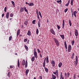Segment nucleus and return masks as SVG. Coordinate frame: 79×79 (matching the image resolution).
Returning <instances> with one entry per match:
<instances>
[{"label":"nucleus","mask_w":79,"mask_h":79,"mask_svg":"<svg viewBox=\"0 0 79 79\" xmlns=\"http://www.w3.org/2000/svg\"><path fill=\"white\" fill-rule=\"evenodd\" d=\"M27 39H24V42H27Z\"/></svg>","instance_id":"nucleus-41"},{"label":"nucleus","mask_w":79,"mask_h":79,"mask_svg":"<svg viewBox=\"0 0 79 79\" xmlns=\"http://www.w3.org/2000/svg\"><path fill=\"white\" fill-rule=\"evenodd\" d=\"M46 58H45L44 59V62L45 63V61H46Z\"/></svg>","instance_id":"nucleus-62"},{"label":"nucleus","mask_w":79,"mask_h":79,"mask_svg":"<svg viewBox=\"0 0 79 79\" xmlns=\"http://www.w3.org/2000/svg\"><path fill=\"white\" fill-rule=\"evenodd\" d=\"M75 62H76V63L74 64V65L75 66L77 65V63H78V58H77V56H76L75 61Z\"/></svg>","instance_id":"nucleus-2"},{"label":"nucleus","mask_w":79,"mask_h":79,"mask_svg":"<svg viewBox=\"0 0 79 79\" xmlns=\"http://www.w3.org/2000/svg\"><path fill=\"white\" fill-rule=\"evenodd\" d=\"M54 40L57 46H59V45H60V44H59V42L58 41V40H57V39L56 38H54Z\"/></svg>","instance_id":"nucleus-1"},{"label":"nucleus","mask_w":79,"mask_h":79,"mask_svg":"<svg viewBox=\"0 0 79 79\" xmlns=\"http://www.w3.org/2000/svg\"><path fill=\"white\" fill-rule=\"evenodd\" d=\"M38 27H40V22H38Z\"/></svg>","instance_id":"nucleus-30"},{"label":"nucleus","mask_w":79,"mask_h":79,"mask_svg":"<svg viewBox=\"0 0 79 79\" xmlns=\"http://www.w3.org/2000/svg\"><path fill=\"white\" fill-rule=\"evenodd\" d=\"M22 64L23 66L25 65V60H23Z\"/></svg>","instance_id":"nucleus-16"},{"label":"nucleus","mask_w":79,"mask_h":79,"mask_svg":"<svg viewBox=\"0 0 79 79\" xmlns=\"http://www.w3.org/2000/svg\"><path fill=\"white\" fill-rule=\"evenodd\" d=\"M73 78H74V79H76V74H74V76H73Z\"/></svg>","instance_id":"nucleus-47"},{"label":"nucleus","mask_w":79,"mask_h":79,"mask_svg":"<svg viewBox=\"0 0 79 79\" xmlns=\"http://www.w3.org/2000/svg\"><path fill=\"white\" fill-rule=\"evenodd\" d=\"M69 3H68L67 4L65 5V6H69Z\"/></svg>","instance_id":"nucleus-46"},{"label":"nucleus","mask_w":79,"mask_h":79,"mask_svg":"<svg viewBox=\"0 0 79 79\" xmlns=\"http://www.w3.org/2000/svg\"><path fill=\"white\" fill-rule=\"evenodd\" d=\"M36 49H35V48L34 49V52H36Z\"/></svg>","instance_id":"nucleus-58"},{"label":"nucleus","mask_w":79,"mask_h":79,"mask_svg":"<svg viewBox=\"0 0 79 79\" xmlns=\"http://www.w3.org/2000/svg\"><path fill=\"white\" fill-rule=\"evenodd\" d=\"M64 44L65 47L66 49H67V48H68L67 47V44H66V41L64 42Z\"/></svg>","instance_id":"nucleus-14"},{"label":"nucleus","mask_w":79,"mask_h":79,"mask_svg":"<svg viewBox=\"0 0 79 79\" xmlns=\"http://www.w3.org/2000/svg\"><path fill=\"white\" fill-rule=\"evenodd\" d=\"M34 60H35V56H33L31 59V60L32 61H34Z\"/></svg>","instance_id":"nucleus-21"},{"label":"nucleus","mask_w":79,"mask_h":79,"mask_svg":"<svg viewBox=\"0 0 79 79\" xmlns=\"http://www.w3.org/2000/svg\"><path fill=\"white\" fill-rule=\"evenodd\" d=\"M64 19L63 20V23H62V28L64 29Z\"/></svg>","instance_id":"nucleus-11"},{"label":"nucleus","mask_w":79,"mask_h":79,"mask_svg":"<svg viewBox=\"0 0 79 79\" xmlns=\"http://www.w3.org/2000/svg\"><path fill=\"white\" fill-rule=\"evenodd\" d=\"M61 75H62V73H61L60 77V79H61Z\"/></svg>","instance_id":"nucleus-64"},{"label":"nucleus","mask_w":79,"mask_h":79,"mask_svg":"<svg viewBox=\"0 0 79 79\" xmlns=\"http://www.w3.org/2000/svg\"><path fill=\"white\" fill-rule=\"evenodd\" d=\"M76 13H77V12H76V11H74L73 12V15H74V16L75 17V18H76Z\"/></svg>","instance_id":"nucleus-13"},{"label":"nucleus","mask_w":79,"mask_h":79,"mask_svg":"<svg viewBox=\"0 0 79 79\" xmlns=\"http://www.w3.org/2000/svg\"><path fill=\"white\" fill-rule=\"evenodd\" d=\"M69 24L70 26H71L72 24H71V21L70 19H69Z\"/></svg>","instance_id":"nucleus-22"},{"label":"nucleus","mask_w":79,"mask_h":79,"mask_svg":"<svg viewBox=\"0 0 79 79\" xmlns=\"http://www.w3.org/2000/svg\"><path fill=\"white\" fill-rule=\"evenodd\" d=\"M6 9H7V7H5L4 8L5 12H6Z\"/></svg>","instance_id":"nucleus-40"},{"label":"nucleus","mask_w":79,"mask_h":79,"mask_svg":"<svg viewBox=\"0 0 79 79\" xmlns=\"http://www.w3.org/2000/svg\"><path fill=\"white\" fill-rule=\"evenodd\" d=\"M71 12L72 13H73V9L72 8H71Z\"/></svg>","instance_id":"nucleus-49"},{"label":"nucleus","mask_w":79,"mask_h":79,"mask_svg":"<svg viewBox=\"0 0 79 79\" xmlns=\"http://www.w3.org/2000/svg\"><path fill=\"white\" fill-rule=\"evenodd\" d=\"M13 13H11L10 15V16L11 17V18H12V17H13Z\"/></svg>","instance_id":"nucleus-34"},{"label":"nucleus","mask_w":79,"mask_h":79,"mask_svg":"<svg viewBox=\"0 0 79 79\" xmlns=\"http://www.w3.org/2000/svg\"><path fill=\"white\" fill-rule=\"evenodd\" d=\"M43 66L44 68L45 67V62H43Z\"/></svg>","instance_id":"nucleus-37"},{"label":"nucleus","mask_w":79,"mask_h":79,"mask_svg":"<svg viewBox=\"0 0 79 79\" xmlns=\"http://www.w3.org/2000/svg\"><path fill=\"white\" fill-rule=\"evenodd\" d=\"M34 55L35 57V58H37V52H34Z\"/></svg>","instance_id":"nucleus-7"},{"label":"nucleus","mask_w":79,"mask_h":79,"mask_svg":"<svg viewBox=\"0 0 79 79\" xmlns=\"http://www.w3.org/2000/svg\"><path fill=\"white\" fill-rule=\"evenodd\" d=\"M7 75H8V77H10V73H8V74H7Z\"/></svg>","instance_id":"nucleus-55"},{"label":"nucleus","mask_w":79,"mask_h":79,"mask_svg":"<svg viewBox=\"0 0 79 79\" xmlns=\"http://www.w3.org/2000/svg\"><path fill=\"white\" fill-rule=\"evenodd\" d=\"M67 76H68V77H69V75H70V73H69V72H68L67 73Z\"/></svg>","instance_id":"nucleus-44"},{"label":"nucleus","mask_w":79,"mask_h":79,"mask_svg":"<svg viewBox=\"0 0 79 79\" xmlns=\"http://www.w3.org/2000/svg\"><path fill=\"white\" fill-rule=\"evenodd\" d=\"M40 79H42V77L41 76H40Z\"/></svg>","instance_id":"nucleus-53"},{"label":"nucleus","mask_w":79,"mask_h":79,"mask_svg":"<svg viewBox=\"0 0 79 79\" xmlns=\"http://www.w3.org/2000/svg\"><path fill=\"white\" fill-rule=\"evenodd\" d=\"M24 47L27 51V50H28V47H27V46L26 45H25Z\"/></svg>","instance_id":"nucleus-23"},{"label":"nucleus","mask_w":79,"mask_h":79,"mask_svg":"<svg viewBox=\"0 0 79 79\" xmlns=\"http://www.w3.org/2000/svg\"><path fill=\"white\" fill-rule=\"evenodd\" d=\"M36 34L37 35L38 34H39V29H36Z\"/></svg>","instance_id":"nucleus-31"},{"label":"nucleus","mask_w":79,"mask_h":79,"mask_svg":"<svg viewBox=\"0 0 79 79\" xmlns=\"http://www.w3.org/2000/svg\"><path fill=\"white\" fill-rule=\"evenodd\" d=\"M71 5L73 6V0H71Z\"/></svg>","instance_id":"nucleus-38"},{"label":"nucleus","mask_w":79,"mask_h":79,"mask_svg":"<svg viewBox=\"0 0 79 79\" xmlns=\"http://www.w3.org/2000/svg\"><path fill=\"white\" fill-rule=\"evenodd\" d=\"M24 10V9L23 7H21L20 10V13H22Z\"/></svg>","instance_id":"nucleus-12"},{"label":"nucleus","mask_w":79,"mask_h":79,"mask_svg":"<svg viewBox=\"0 0 79 79\" xmlns=\"http://www.w3.org/2000/svg\"><path fill=\"white\" fill-rule=\"evenodd\" d=\"M4 15H5V14H4V13H3L2 15V17H3V16H4Z\"/></svg>","instance_id":"nucleus-59"},{"label":"nucleus","mask_w":79,"mask_h":79,"mask_svg":"<svg viewBox=\"0 0 79 79\" xmlns=\"http://www.w3.org/2000/svg\"><path fill=\"white\" fill-rule=\"evenodd\" d=\"M57 27L58 28V29L59 30V29H60V27L58 25H57Z\"/></svg>","instance_id":"nucleus-43"},{"label":"nucleus","mask_w":79,"mask_h":79,"mask_svg":"<svg viewBox=\"0 0 79 79\" xmlns=\"http://www.w3.org/2000/svg\"><path fill=\"white\" fill-rule=\"evenodd\" d=\"M68 8H67L66 9H65L64 10V12L65 13H66V12H67V11H68Z\"/></svg>","instance_id":"nucleus-39"},{"label":"nucleus","mask_w":79,"mask_h":79,"mask_svg":"<svg viewBox=\"0 0 79 79\" xmlns=\"http://www.w3.org/2000/svg\"><path fill=\"white\" fill-rule=\"evenodd\" d=\"M20 33V30L19 29L17 32V37H18V35Z\"/></svg>","instance_id":"nucleus-8"},{"label":"nucleus","mask_w":79,"mask_h":79,"mask_svg":"<svg viewBox=\"0 0 79 79\" xmlns=\"http://www.w3.org/2000/svg\"><path fill=\"white\" fill-rule=\"evenodd\" d=\"M24 10L25 12H27V10L26 9V7H24Z\"/></svg>","instance_id":"nucleus-32"},{"label":"nucleus","mask_w":79,"mask_h":79,"mask_svg":"<svg viewBox=\"0 0 79 79\" xmlns=\"http://www.w3.org/2000/svg\"><path fill=\"white\" fill-rule=\"evenodd\" d=\"M36 14H37V15H39V12H38V11H37L36 12Z\"/></svg>","instance_id":"nucleus-61"},{"label":"nucleus","mask_w":79,"mask_h":79,"mask_svg":"<svg viewBox=\"0 0 79 79\" xmlns=\"http://www.w3.org/2000/svg\"><path fill=\"white\" fill-rule=\"evenodd\" d=\"M46 63H48V62H49V61H48V56H47L46 57Z\"/></svg>","instance_id":"nucleus-17"},{"label":"nucleus","mask_w":79,"mask_h":79,"mask_svg":"<svg viewBox=\"0 0 79 79\" xmlns=\"http://www.w3.org/2000/svg\"><path fill=\"white\" fill-rule=\"evenodd\" d=\"M71 45H69L68 46V52H71Z\"/></svg>","instance_id":"nucleus-3"},{"label":"nucleus","mask_w":79,"mask_h":79,"mask_svg":"<svg viewBox=\"0 0 79 79\" xmlns=\"http://www.w3.org/2000/svg\"><path fill=\"white\" fill-rule=\"evenodd\" d=\"M29 69L26 70V75H27L28 74V73H29Z\"/></svg>","instance_id":"nucleus-27"},{"label":"nucleus","mask_w":79,"mask_h":79,"mask_svg":"<svg viewBox=\"0 0 79 79\" xmlns=\"http://www.w3.org/2000/svg\"><path fill=\"white\" fill-rule=\"evenodd\" d=\"M11 3L13 6H14V7H15V2H14L13 1H12Z\"/></svg>","instance_id":"nucleus-24"},{"label":"nucleus","mask_w":79,"mask_h":79,"mask_svg":"<svg viewBox=\"0 0 79 79\" xmlns=\"http://www.w3.org/2000/svg\"><path fill=\"white\" fill-rule=\"evenodd\" d=\"M44 69L45 70V71L46 72V73H48V69H47V68H46V67H44Z\"/></svg>","instance_id":"nucleus-19"},{"label":"nucleus","mask_w":79,"mask_h":79,"mask_svg":"<svg viewBox=\"0 0 79 79\" xmlns=\"http://www.w3.org/2000/svg\"><path fill=\"white\" fill-rule=\"evenodd\" d=\"M39 15H40V16H41L42 15H41V13L40 12V11H39Z\"/></svg>","instance_id":"nucleus-50"},{"label":"nucleus","mask_w":79,"mask_h":79,"mask_svg":"<svg viewBox=\"0 0 79 79\" xmlns=\"http://www.w3.org/2000/svg\"><path fill=\"white\" fill-rule=\"evenodd\" d=\"M75 34L76 36H77L78 35V31L77 30L75 29Z\"/></svg>","instance_id":"nucleus-4"},{"label":"nucleus","mask_w":79,"mask_h":79,"mask_svg":"<svg viewBox=\"0 0 79 79\" xmlns=\"http://www.w3.org/2000/svg\"><path fill=\"white\" fill-rule=\"evenodd\" d=\"M70 36L71 37V36H72V34H71V31L70 32Z\"/></svg>","instance_id":"nucleus-56"},{"label":"nucleus","mask_w":79,"mask_h":79,"mask_svg":"<svg viewBox=\"0 0 79 79\" xmlns=\"http://www.w3.org/2000/svg\"><path fill=\"white\" fill-rule=\"evenodd\" d=\"M53 73L54 74L56 75V73L55 72H53Z\"/></svg>","instance_id":"nucleus-63"},{"label":"nucleus","mask_w":79,"mask_h":79,"mask_svg":"<svg viewBox=\"0 0 79 79\" xmlns=\"http://www.w3.org/2000/svg\"><path fill=\"white\" fill-rule=\"evenodd\" d=\"M35 20H33L32 22V24H35Z\"/></svg>","instance_id":"nucleus-36"},{"label":"nucleus","mask_w":79,"mask_h":79,"mask_svg":"<svg viewBox=\"0 0 79 79\" xmlns=\"http://www.w3.org/2000/svg\"><path fill=\"white\" fill-rule=\"evenodd\" d=\"M63 64H62V63L61 62H60L59 64V65H58V66L59 68H61V66H62Z\"/></svg>","instance_id":"nucleus-15"},{"label":"nucleus","mask_w":79,"mask_h":79,"mask_svg":"<svg viewBox=\"0 0 79 79\" xmlns=\"http://www.w3.org/2000/svg\"><path fill=\"white\" fill-rule=\"evenodd\" d=\"M50 32L52 34H53L54 35H55V31L54 30H53V29H51L50 30Z\"/></svg>","instance_id":"nucleus-5"},{"label":"nucleus","mask_w":79,"mask_h":79,"mask_svg":"<svg viewBox=\"0 0 79 79\" xmlns=\"http://www.w3.org/2000/svg\"><path fill=\"white\" fill-rule=\"evenodd\" d=\"M72 18H73V16H74V14H73V13H72Z\"/></svg>","instance_id":"nucleus-60"},{"label":"nucleus","mask_w":79,"mask_h":79,"mask_svg":"<svg viewBox=\"0 0 79 79\" xmlns=\"http://www.w3.org/2000/svg\"><path fill=\"white\" fill-rule=\"evenodd\" d=\"M27 34V35H29V36H30V35H31V31H30V30H29L28 31Z\"/></svg>","instance_id":"nucleus-18"},{"label":"nucleus","mask_w":79,"mask_h":79,"mask_svg":"<svg viewBox=\"0 0 79 79\" xmlns=\"http://www.w3.org/2000/svg\"><path fill=\"white\" fill-rule=\"evenodd\" d=\"M74 55H75V54H74V53H73L72 56H73L74 57Z\"/></svg>","instance_id":"nucleus-54"},{"label":"nucleus","mask_w":79,"mask_h":79,"mask_svg":"<svg viewBox=\"0 0 79 79\" xmlns=\"http://www.w3.org/2000/svg\"><path fill=\"white\" fill-rule=\"evenodd\" d=\"M10 15V13L9 12L7 13L6 15V17L8 19L9 18V15Z\"/></svg>","instance_id":"nucleus-10"},{"label":"nucleus","mask_w":79,"mask_h":79,"mask_svg":"<svg viewBox=\"0 0 79 79\" xmlns=\"http://www.w3.org/2000/svg\"><path fill=\"white\" fill-rule=\"evenodd\" d=\"M27 24H28V21H26L24 23V24L26 25V26H27Z\"/></svg>","instance_id":"nucleus-28"},{"label":"nucleus","mask_w":79,"mask_h":79,"mask_svg":"<svg viewBox=\"0 0 79 79\" xmlns=\"http://www.w3.org/2000/svg\"><path fill=\"white\" fill-rule=\"evenodd\" d=\"M40 56L41 58H42V54H40Z\"/></svg>","instance_id":"nucleus-57"},{"label":"nucleus","mask_w":79,"mask_h":79,"mask_svg":"<svg viewBox=\"0 0 79 79\" xmlns=\"http://www.w3.org/2000/svg\"><path fill=\"white\" fill-rule=\"evenodd\" d=\"M37 18L38 19H40L39 18V14L37 15Z\"/></svg>","instance_id":"nucleus-51"},{"label":"nucleus","mask_w":79,"mask_h":79,"mask_svg":"<svg viewBox=\"0 0 79 79\" xmlns=\"http://www.w3.org/2000/svg\"><path fill=\"white\" fill-rule=\"evenodd\" d=\"M10 69H12V68H13V66H10Z\"/></svg>","instance_id":"nucleus-52"},{"label":"nucleus","mask_w":79,"mask_h":79,"mask_svg":"<svg viewBox=\"0 0 79 79\" xmlns=\"http://www.w3.org/2000/svg\"><path fill=\"white\" fill-rule=\"evenodd\" d=\"M71 44L72 45H74V40L72 41Z\"/></svg>","instance_id":"nucleus-29"},{"label":"nucleus","mask_w":79,"mask_h":79,"mask_svg":"<svg viewBox=\"0 0 79 79\" xmlns=\"http://www.w3.org/2000/svg\"><path fill=\"white\" fill-rule=\"evenodd\" d=\"M57 3H61V0H57Z\"/></svg>","instance_id":"nucleus-33"},{"label":"nucleus","mask_w":79,"mask_h":79,"mask_svg":"<svg viewBox=\"0 0 79 79\" xmlns=\"http://www.w3.org/2000/svg\"><path fill=\"white\" fill-rule=\"evenodd\" d=\"M27 64H25V68H27Z\"/></svg>","instance_id":"nucleus-48"},{"label":"nucleus","mask_w":79,"mask_h":79,"mask_svg":"<svg viewBox=\"0 0 79 79\" xmlns=\"http://www.w3.org/2000/svg\"><path fill=\"white\" fill-rule=\"evenodd\" d=\"M19 60L18 59V66L19 68Z\"/></svg>","instance_id":"nucleus-25"},{"label":"nucleus","mask_w":79,"mask_h":79,"mask_svg":"<svg viewBox=\"0 0 79 79\" xmlns=\"http://www.w3.org/2000/svg\"><path fill=\"white\" fill-rule=\"evenodd\" d=\"M52 77L53 79H56V76H55V75H54L53 74L52 75Z\"/></svg>","instance_id":"nucleus-20"},{"label":"nucleus","mask_w":79,"mask_h":79,"mask_svg":"<svg viewBox=\"0 0 79 79\" xmlns=\"http://www.w3.org/2000/svg\"><path fill=\"white\" fill-rule=\"evenodd\" d=\"M55 72L57 74V77H58V70H56Z\"/></svg>","instance_id":"nucleus-35"},{"label":"nucleus","mask_w":79,"mask_h":79,"mask_svg":"<svg viewBox=\"0 0 79 79\" xmlns=\"http://www.w3.org/2000/svg\"><path fill=\"white\" fill-rule=\"evenodd\" d=\"M34 4L33 3L30 2L28 4V6H34Z\"/></svg>","instance_id":"nucleus-9"},{"label":"nucleus","mask_w":79,"mask_h":79,"mask_svg":"<svg viewBox=\"0 0 79 79\" xmlns=\"http://www.w3.org/2000/svg\"><path fill=\"white\" fill-rule=\"evenodd\" d=\"M51 64H52V66H55V63L54 60H52L51 61Z\"/></svg>","instance_id":"nucleus-6"},{"label":"nucleus","mask_w":79,"mask_h":79,"mask_svg":"<svg viewBox=\"0 0 79 79\" xmlns=\"http://www.w3.org/2000/svg\"><path fill=\"white\" fill-rule=\"evenodd\" d=\"M60 35L62 39H64V35Z\"/></svg>","instance_id":"nucleus-26"},{"label":"nucleus","mask_w":79,"mask_h":79,"mask_svg":"<svg viewBox=\"0 0 79 79\" xmlns=\"http://www.w3.org/2000/svg\"><path fill=\"white\" fill-rule=\"evenodd\" d=\"M12 39V37L11 36H10L9 38V40L10 41V40H11Z\"/></svg>","instance_id":"nucleus-42"},{"label":"nucleus","mask_w":79,"mask_h":79,"mask_svg":"<svg viewBox=\"0 0 79 79\" xmlns=\"http://www.w3.org/2000/svg\"><path fill=\"white\" fill-rule=\"evenodd\" d=\"M37 50L38 51V53H40V51L39 49H37Z\"/></svg>","instance_id":"nucleus-45"}]
</instances>
